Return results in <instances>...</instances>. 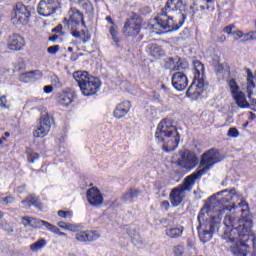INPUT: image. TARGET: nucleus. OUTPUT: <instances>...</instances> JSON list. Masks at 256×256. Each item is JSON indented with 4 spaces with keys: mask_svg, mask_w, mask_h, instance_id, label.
I'll return each instance as SVG.
<instances>
[{
    "mask_svg": "<svg viewBox=\"0 0 256 256\" xmlns=\"http://www.w3.org/2000/svg\"><path fill=\"white\" fill-rule=\"evenodd\" d=\"M224 233L222 239L226 243H231L230 251L234 256H247V241L253 222L249 220H239L235 222V214H226L224 218Z\"/></svg>",
    "mask_w": 256,
    "mask_h": 256,
    "instance_id": "1",
    "label": "nucleus"
},
{
    "mask_svg": "<svg viewBox=\"0 0 256 256\" xmlns=\"http://www.w3.org/2000/svg\"><path fill=\"white\" fill-rule=\"evenodd\" d=\"M221 155L217 149H210L202 155L199 170L190 176H187L182 185L177 186L170 192V203L173 207H179L183 203V199L187 197V191L193 189L195 181L210 171L216 163H220Z\"/></svg>",
    "mask_w": 256,
    "mask_h": 256,
    "instance_id": "2",
    "label": "nucleus"
},
{
    "mask_svg": "<svg viewBox=\"0 0 256 256\" xmlns=\"http://www.w3.org/2000/svg\"><path fill=\"white\" fill-rule=\"evenodd\" d=\"M155 138L157 143L162 145V149L166 153L175 151V149L179 147V141H181L177 127L173 125V120L169 118L163 119L158 124L155 132Z\"/></svg>",
    "mask_w": 256,
    "mask_h": 256,
    "instance_id": "3",
    "label": "nucleus"
},
{
    "mask_svg": "<svg viewBox=\"0 0 256 256\" xmlns=\"http://www.w3.org/2000/svg\"><path fill=\"white\" fill-rule=\"evenodd\" d=\"M64 21L65 27L71 31L72 37L80 39L82 43H87L91 39V34H89L87 25H85V20H83V13L79 10L71 8Z\"/></svg>",
    "mask_w": 256,
    "mask_h": 256,
    "instance_id": "4",
    "label": "nucleus"
},
{
    "mask_svg": "<svg viewBox=\"0 0 256 256\" xmlns=\"http://www.w3.org/2000/svg\"><path fill=\"white\" fill-rule=\"evenodd\" d=\"M73 79L80 87V91L84 97H91L97 95L101 90V80L93 77L87 71H76L73 73Z\"/></svg>",
    "mask_w": 256,
    "mask_h": 256,
    "instance_id": "5",
    "label": "nucleus"
},
{
    "mask_svg": "<svg viewBox=\"0 0 256 256\" xmlns=\"http://www.w3.org/2000/svg\"><path fill=\"white\" fill-rule=\"evenodd\" d=\"M194 81L188 88L186 96L190 99H199L205 91V66L199 60L193 61Z\"/></svg>",
    "mask_w": 256,
    "mask_h": 256,
    "instance_id": "6",
    "label": "nucleus"
},
{
    "mask_svg": "<svg viewBox=\"0 0 256 256\" xmlns=\"http://www.w3.org/2000/svg\"><path fill=\"white\" fill-rule=\"evenodd\" d=\"M183 26V21L174 20L170 16H159L150 22V29L153 33L161 35L162 33H171V31H179Z\"/></svg>",
    "mask_w": 256,
    "mask_h": 256,
    "instance_id": "7",
    "label": "nucleus"
},
{
    "mask_svg": "<svg viewBox=\"0 0 256 256\" xmlns=\"http://www.w3.org/2000/svg\"><path fill=\"white\" fill-rule=\"evenodd\" d=\"M217 197H221L219 199V203L221 205H225V203H229V201H233L232 204L224 206L222 209L219 210V214L217 217H213L214 223H220L221 219H223V213L228 211V213H231L235 209V201L239 199V194H237V190L231 189V190H223L216 194Z\"/></svg>",
    "mask_w": 256,
    "mask_h": 256,
    "instance_id": "8",
    "label": "nucleus"
},
{
    "mask_svg": "<svg viewBox=\"0 0 256 256\" xmlns=\"http://www.w3.org/2000/svg\"><path fill=\"white\" fill-rule=\"evenodd\" d=\"M228 89L237 107H240V109H247L249 107V102L247 101L245 92L241 91V87L237 83L236 79L228 80Z\"/></svg>",
    "mask_w": 256,
    "mask_h": 256,
    "instance_id": "9",
    "label": "nucleus"
},
{
    "mask_svg": "<svg viewBox=\"0 0 256 256\" xmlns=\"http://www.w3.org/2000/svg\"><path fill=\"white\" fill-rule=\"evenodd\" d=\"M61 9V0H41L38 4V13L42 17H51Z\"/></svg>",
    "mask_w": 256,
    "mask_h": 256,
    "instance_id": "10",
    "label": "nucleus"
},
{
    "mask_svg": "<svg viewBox=\"0 0 256 256\" xmlns=\"http://www.w3.org/2000/svg\"><path fill=\"white\" fill-rule=\"evenodd\" d=\"M197 163H199V159H197V155H195V153L189 150L180 152V159H178L177 165L182 169L191 171V169H195V167H197Z\"/></svg>",
    "mask_w": 256,
    "mask_h": 256,
    "instance_id": "11",
    "label": "nucleus"
},
{
    "mask_svg": "<svg viewBox=\"0 0 256 256\" xmlns=\"http://www.w3.org/2000/svg\"><path fill=\"white\" fill-rule=\"evenodd\" d=\"M49 131H51V119L49 116H42L39 124L33 131V136L36 139H43V137L49 135Z\"/></svg>",
    "mask_w": 256,
    "mask_h": 256,
    "instance_id": "12",
    "label": "nucleus"
},
{
    "mask_svg": "<svg viewBox=\"0 0 256 256\" xmlns=\"http://www.w3.org/2000/svg\"><path fill=\"white\" fill-rule=\"evenodd\" d=\"M29 17H31V10L22 3L16 4L13 19L21 25H27L29 23Z\"/></svg>",
    "mask_w": 256,
    "mask_h": 256,
    "instance_id": "13",
    "label": "nucleus"
},
{
    "mask_svg": "<svg viewBox=\"0 0 256 256\" xmlns=\"http://www.w3.org/2000/svg\"><path fill=\"white\" fill-rule=\"evenodd\" d=\"M246 92L248 95V99L250 100V103L248 102L247 109H251L252 111H256V99L251 98L253 97V90L255 89V82H253V72L251 69H246Z\"/></svg>",
    "mask_w": 256,
    "mask_h": 256,
    "instance_id": "14",
    "label": "nucleus"
},
{
    "mask_svg": "<svg viewBox=\"0 0 256 256\" xmlns=\"http://www.w3.org/2000/svg\"><path fill=\"white\" fill-rule=\"evenodd\" d=\"M141 32V21L137 19L128 20L123 28V33L126 37H137Z\"/></svg>",
    "mask_w": 256,
    "mask_h": 256,
    "instance_id": "15",
    "label": "nucleus"
},
{
    "mask_svg": "<svg viewBox=\"0 0 256 256\" xmlns=\"http://www.w3.org/2000/svg\"><path fill=\"white\" fill-rule=\"evenodd\" d=\"M172 85L177 91H185L189 85V79L185 72H176L172 75Z\"/></svg>",
    "mask_w": 256,
    "mask_h": 256,
    "instance_id": "16",
    "label": "nucleus"
},
{
    "mask_svg": "<svg viewBox=\"0 0 256 256\" xmlns=\"http://www.w3.org/2000/svg\"><path fill=\"white\" fill-rule=\"evenodd\" d=\"M22 224L24 225V227H31L32 229H43V227H45V229H47V230L49 229V226L51 225V223H49L45 220L31 218L29 216L22 217Z\"/></svg>",
    "mask_w": 256,
    "mask_h": 256,
    "instance_id": "17",
    "label": "nucleus"
},
{
    "mask_svg": "<svg viewBox=\"0 0 256 256\" xmlns=\"http://www.w3.org/2000/svg\"><path fill=\"white\" fill-rule=\"evenodd\" d=\"M86 197L92 207H101L103 205V195L97 188H90L86 193Z\"/></svg>",
    "mask_w": 256,
    "mask_h": 256,
    "instance_id": "18",
    "label": "nucleus"
},
{
    "mask_svg": "<svg viewBox=\"0 0 256 256\" xmlns=\"http://www.w3.org/2000/svg\"><path fill=\"white\" fill-rule=\"evenodd\" d=\"M165 10L169 13H187V8L183 0H167Z\"/></svg>",
    "mask_w": 256,
    "mask_h": 256,
    "instance_id": "19",
    "label": "nucleus"
},
{
    "mask_svg": "<svg viewBox=\"0 0 256 256\" xmlns=\"http://www.w3.org/2000/svg\"><path fill=\"white\" fill-rule=\"evenodd\" d=\"M131 111V101L124 100L118 103L114 109V117L116 119H123Z\"/></svg>",
    "mask_w": 256,
    "mask_h": 256,
    "instance_id": "20",
    "label": "nucleus"
},
{
    "mask_svg": "<svg viewBox=\"0 0 256 256\" xmlns=\"http://www.w3.org/2000/svg\"><path fill=\"white\" fill-rule=\"evenodd\" d=\"M25 47V39L21 36H11L8 40V49L11 51H21Z\"/></svg>",
    "mask_w": 256,
    "mask_h": 256,
    "instance_id": "21",
    "label": "nucleus"
},
{
    "mask_svg": "<svg viewBox=\"0 0 256 256\" xmlns=\"http://www.w3.org/2000/svg\"><path fill=\"white\" fill-rule=\"evenodd\" d=\"M146 51L153 59H161V57L165 56V50L157 44H148Z\"/></svg>",
    "mask_w": 256,
    "mask_h": 256,
    "instance_id": "22",
    "label": "nucleus"
},
{
    "mask_svg": "<svg viewBox=\"0 0 256 256\" xmlns=\"http://www.w3.org/2000/svg\"><path fill=\"white\" fill-rule=\"evenodd\" d=\"M24 209H31V207H36L37 209H43V205L39 202V198L30 195L25 200L22 201Z\"/></svg>",
    "mask_w": 256,
    "mask_h": 256,
    "instance_id": "23",
    "label": "nucleus"
},
{
    "mask_svg": "<svg viewBox=\"0 0 256 256\" xmlns=\"http://www.w3.org/2000/svg\"><path fill=\"white\" fill-rule=\"evenodd\" d=\"M57 227L64 229V231H70L71 233H77L82 229L81 224L66 223L63 221L57 222Z\"/></svg>",
    "mask_w": 256,
    "mask_h": 256,
    "instance_id": "24",
    "label": "nucleus"
},
{
    "mask_svg": "<svg viewBox=\"0 0 256 256\" xmlns=\"http://www.w3.org/2000/svg\"><path fill=\"white\" fill-rule=\"evenodd\" d=\"M174 66L172 67L173 71H178L180 73H183V71H186V69H189V62L186 60L180 59V58H174L172 59Z\"/></svg>",
    "mask_w": 256,
    "mask_h": 256,
    "instance_id": "25",
    "label": "nucleus"
},
{
    "mask_svg": "<svg viewBox=\"0 0 256 256\" xmlns=\"http://www.w3.org/2000/svg\"><path fill=\"white\" fill-rule=\"evenodd\" d=\"M73 102V94L70 92H63L58 97V103L59 105H62V107H69Z\"/></svg>",
    "mask_w": 256,
    "mask_h": 256,
    "instance_id": "26",
    "label": "nucleus"
},
{
    "mask_svg": "<svg viewBox=\"0 0 256 256\" xmlns=\"http://www.w3.org/2000/svg\"><path fill=\"white\" fill-rule=\"evenodd\" d=\"M44 247H47V240H45V238H40L30 245V251L38 253L41 249H44Z\"/></svg>",
    "mask_w": 256,
    "mask_h": 256,
    "instance_id": "27",
    "label": "nucleus"
},
{
    "mask_svg": "<svg viewBox=\"0 0 256 256\" xmlns=\"http://www.w3.org/2000/svg\"><path fill=\"white\" fill-rule=\"evenodd\" d=\"M37 73H39V72L38 71H29V72L20 74L19 81H21L22 83H31V81H33V79H35V75H37Z\"/></svg>",
    "mask_w": 256,
    "mask_h": 256,
    "instance_id": "28",
    "label": "nucleus"
},
{
    "mask_svg": "<svg viewBox=\"0 0 256 256\" xmlns=\"http://www.w3.org/2000/svg\"><path fill=\"white\" fill-rule=\"evenodd\" d=\"M138 196H139V192L137 190L131 189L122 196V199L127 203H131V201H133V199H135Z\"/></svg>",
    "mask_w": 256,
    "mask_h": 256,
    "instance_id": "29",
    "label": "nucleus"
},
{
    "mask_svg": "<svg viewBox=\"0 0 256 256\" xmlns=\"http://www.w3.org/2000/svg\"><path fill=\"white\" fill-rule=\"evenodd\" d=\"M183 234V229L182 228H169L168 230H166V235L168 237H171L172 239H175L177 237H181V235Z\"/></svg>",
    "mask_w": 256,
    "mask_h": 256,
    "instance_id": "30",
    "label": "nucleus"
},
{
    "mask_svg": "<svg viewBox=\"0 0 256 256\" xmlns=\"http://www.w3.org/2000/svg\"><path fill=\"white\" fill-rule=\"evenodd\" d=\"M232 35L236 41L239 39H244L245 41H252L251 38H249V33H244L241 30L234 31Z\"/></svg>",
    "mask_w": 256,
    "mask_h": 256,
    "instance_id": "31",
    "label": "nucleus"
},
{
    "mask_svg": "<svg viewBox=\"0 0 256 256\" xmlns=\"http://www.w3.org/2000/svg\"><path fill=\"white\" fill-rule=\"evenodd\" d=\"M75 239L80 243H87L89 241L88 230L76 233Z\"/></svg>",
    "mask_w": 256,
    "mask_h": 256,
    "instance_id": "32",
    "label": "nucleus"
},
{
    "mask_svg": "<svg viewBox=\"0 0 256 256\" xmlns=\"http://www.w3.org/2000/svg\"><path fill=\"white\" fill-rule=\"evenodd\" d=\"M212 65L216 67L218 73H223V69H225V67L221 64V58H219V56H213Z\"/></svg>",
    "mask_w": 256,
    "mask_h": 256,
    "instance_id": "33",
    "label": "nucleus"
},
{
    "mask_svg": "<svg viewBox=\"0 0 256 256\" xmlns=\"http://www.w3.org/2000/svg\"><path fill=\"white\" fill-rule=\"evenodd\" d=\"M215 232V226H211L210 227V232L209 231H204L203 233H199V237L201 239V241H203V243H205V241H209V239H211V233Z\"/></svg>",
    "mask_w": 256,
    "mask_h": 256,
    "instance_id": "34",
    "label": "nucleus"
},
{
    "mask_svg": "<svg viewBox=\"0 0 256 256\" xmlns=\"http://www.w3.org/2000/svg\"><path fill=\"white\" fill-rule=\"evenodd\" d=\"M48 231H50L54 235H58L59 237H67V233L62 232L61 229H59V227L53 224H50V226L48 227Z\"/></svg>",
    "mask_w": 256,
    "mask_h": 256,
    "instance_id": "35",
    "label": "nucleus"
},
{
    "mask_svg": "<svg viewBox=\"0 0 256 256\" xmlns=\"http://www.w3.org/2000/svg\"><path fill=\"white\" fill-rule=\"evenodd\" d=\"M110 35L114 41V43H116V45H119V30L117 29V26L112 25L110 27Z\"/></svg>",
    "mask_w": 256,
    "mask_h": 256,
    "instance_id": "36",
    "label": "nucleus"
},
{
    "mask_svg": "<svg viewBox=\"0 0 256 256\" xmlns=\"http://www.w3.org/2000/svg\"><path fill=\"white\" fill-rule=\"evenodd\" d=\"M15 203V197L0 195V205H11Z\"/></svg>",
    "mask_w": 256,
    "mask_h": 256,
    "instance_id": "37",
    "label": "nucleus"
},
{
    "mask_svg": "<svg viewBox=\"0 0 256 256\" xmlns=\"http://www.w3.org/2000/svg\"><path fill=\"white\" fill-rule=\"evenodd\" d=\"M58 217L61 219H73V211L71 210H59Z\"/></svg>",
    "mask_w": 256,
    "mask_h": 256,
    "instance_id": "38",
    "label": "nucleus"
},
{
    "mask_svg": "<svg viewBox=\"0 0 256 256\" xmlns=\"http://www.w3.org/2000/svg\"><path fill=\"white\" fill-rule=\"evenodd\" d=\"M28 155V162L29 163H34L36 161H39V154L33 150H28L27 151Z\"/></svg>",
    "mask_w": 256,
    "mask_h": 256,
    "instance_id": "39",
    "label": "nucleus"
},
{
    "mask_svg": "<svg viewBox=\"0 0 256 256\" xmlns=\"http://www.w3.org/2000/svg\"><path fill=\"white\" fill-rule=\"evenodd\" d=\"M88 231V241H97L101 234L96 230H87Z\"/></svg>",
    "mask_w": 256,
    "mask_h": 256,
    "instance_id": "40",
    "label": "nucleus"
},
{
    "mask_svg": "<svg viewBox=\"0 0 256 256\" xmlns=\"http://www.w3.org/2000/svg\"><path fill=\"white\" fill-rule=\"evenodd\" d=\"M227 135H228V137H230L232 139H237V137H239L240 133H239V130H237V128L232 127L228 130Z\"/></svg>",
    "mask_w": 256,
    "mask_h": 256,
    "instance_id": "41",
    "label": "nucleus"
},
{
    "mask_svg": "<svg viewBox=\"0 0 256 256\" xmlns=\"http://www.w3.org/2000/svg\"><path fill=\"white\" fill-rule=\"evenodd\" d=\"M47 52H48L50 55H55L56 53L59 52V45H55V46H50V47H48Z\"/></svg>",
    "mask_w": 256,
    "mask_h": 256,
    "instance_id": "42",
    "label": "nucleus"
},
{
    "mask_svg": "<svg viewBox=\"0 0 256 256\" xmlns=\"http://www.w3.org/2000/svg\"><path fill=\"white\" fill-rule=\"evenodd\" d=\"M173 251L175 256H182L184 253L183 246H176Z\"/></svg>",
    "mask_w": 256,
    "mask_h": 256,
    "instance_id": "43",
    "label": "nucleus"
},
{
    "mask_svg": "<svg viewBox=\"0 0 256 256\" xmlns=\"http://www.w3.org/2000/svg\"><path fill=\"white\" fill-rule=\"evenodd\" d=\"M198 9H197V3L192 2L190 5V15H195V13H197Z\"/></svg>",
    "mask_w": 256,
    "mask_h": 256,
    "instance_id": "44",
    "label": "nucleus"
},
{
    "mask_svg": "<svg viewBox=\"0 0 256 256\" xmlns=\"http://www.w3.org/2000/svg\"><path fill=\"white\" fill-rule=\"evenodd\" d=\"M0 107H4L5 109H9V106H7V97H5V96L0 97Z\"/></svg>",
    "mask_w": 256,
    "mask_h": 256,
    "instance_id": "45",
    "label": "nucleus"
},
{
    "mask_svg": "<svg viewBox=\"0 0 256 256\" xmlns=\"http://www.w3.org/2000/svg\"><path fill=\"white\" fill-rule=\"evenodd\" d=\"M233 29H235V25H229L224 28V33H227V35H231L233 33Z\"/></svg>",
    "mask_w": 256,
    "mask_h": 256,
    "instance_id": "46",
    "label": "nucleus"
},
{
    "mask_svg": "<svg viewBox=\"0 0 256 256\" xmlns=\"http://www.w3.org/2000/svg\"><path fill=\"white\" fill-rule=\"evenodd\" d=\"M161 207L162 209H165V211H168L169 208L171 207V204L169 203V201L164 200L161 202Z\"/></svg>",
    "mask_w": 256,
    "mask_h": 256,
    "instance_id": "47",
    "label": "nucleus"
},
{
    "mask_svg": "<svg viewBox=\"0 0 256 256\" xmlns=\"http://www.w3.org/2000/svg\"><path fill=\"white\" fill-rule=\"evenodd\" d=\"M43 91H44V93L49 95V93H53V87L51 85L44 86Z\"/></svg>",
    "mask_w": 256,
    "mask_h": 256,
    "instance_id": "48",
    "label": "nucleus"
},
{
    "mask_svg": "<svg viewBox=\"0 0 256 256\" xmlns=\"http://www.w3.org/2000/svg\"><path fill=\"white\" fill-rule=\"evenodd\" d=\"M78 5H87V0H73Z\"/></svg>",
    "mask_w": 256,
    "mask_h": 256,
    "instance_id": "49",
    "label": "nucleus"
},
{
    "mask_svg": "<svg viewBox=\"0 0 256 256\" xmlns=\"http://www.w3.org/2000/svg\"><path fill=\"white\" fill-rule=\"evenodd\" d=\"M206 9H207V11H209V10L215 11V5H213V4H207Z\"/></svg>",
    "mask_w": 256,
    "mask_h": 256,
    "instance_id": "50",
    "label": "nucleus"
},
{
    "mask_svg": "<svg viewBox=\"0 0 256 256\" xmlns=\"http://www.w3.org/2000/svg\"><path fill=\"white\" fill-rule=\"evenodd\" d=\"M219 41L221 43H224V41H227V37H225V35H222V36L219 37Z\"/></svg>",
    "mask_w": 256,
    "mask_h": 256,
    "instance_id": "51",
    "label": "nucleus"
},
{
    "mask_svg": "<svg viewBox=\"0 0 256 256\" xmlns=\"http://www.w3.org/2000/svg\"><path fill=\"white\" fill-rule=\"evenodd\" d=\"M206 5H215V0H206Z\"/></svg>",
    "mask_w": 256,
    "mask_h": 256,
    "instance_id": "52",
    "label": "nucleus"
},
{
    "mask_svg": "<svg viewBox=\"0 0 256 256\" xmlns=\"http://www.w3.org/2000/svg\"><path fill=\"white\" fill-rule=\"evenodd\" d=\"M201 220H203V212H200L198 214V221H199V223H201Z\"/></svg>",
    "mask_w": 256,
    "mask_h": 256,
    "instance_id": "53",
    "label": "nucleus"
},
{
    "mask_svg": "<svg viewBox=\"0 0 256 256\" xmlns=\"http://www.w3.org/2000/svg\"><path fill=\"white\" fill-rule=\"evenodd\" d=\"M106 21H108V23H111V25H113V19L111 18V16H107Z\"/></svg>",
    "mask_w": 256,
    "mask_h": 256,
    "instance_id": "54",
    "label": "nucleus"
},
{
    "mask_svg": "<svg viewBox=\"0 0 256 256\" xmlns=\"http://www.w3.org/2000/svg\"><path fill=\"white\" fill-rule=\"evenodd\" d=\"M41 101H43V100L35 98L32 100V103L37 104V103H41Z\"/></svg>",
    "mask_w": 256,
    "mask_h": 256,
    "instance_id": "55",
    "label": "nucleus"
},
{
    "mask_svg": "<svg viewBox=\"0 0 256 256\" xmlns=\"http://www.w3.org/2000/svg\"><path fill=\"white\" fill-rule=\"evenodd\" d=\"M4 141H5V137L0 138V145H3Z\"/></svg>",
    "mask_w": 256,
    "mask_h": 256,
    "instance_id": "56",
    "label": "nucleus"
},
{
    "mask_svg": "<svg viewBox=\"0 0 256 256\" xmlns=\"http://www.w3.org/2000/svg\"><path fill=\"white\" fill-rule=\"evenodd\" d=\"M10 136H11V134H9V132L4 133V137H10Z\"/></svg>",
    "mask_w": 256,
    "mask_h": 256,
    "instance_id": "57",
    "label": "nucleus"
},
{
    "mask_svg": "<svg viewBox=\"0 0 256 256\" xmlns=\"http://www.w3.org/2000/svg\"><path fill=\"white\" fill-rule=\"evenodd\" d=\"M200 9H201V11H205V9H207V7H205V6H200Z\"/></svg>",
    "mask_w": 256,
    "mask_h": 256,
    "instance_id": "58",
    "label": "nucleus"
},
{
    "mask_svg": "<svg viewBox=\"0 0 256 256\" xmlns=\"http://www.w3.org/2000/svg\"><path fill=\"white\" fill-rule=\"evenodd\" d=\"M4 214L2 211H0V219L3 218Z\"/></svg>",
    "mask_w": 256,
    "mask_h": 256,
    "instance_id": "59",
    "label": "nucleus"
},
{
    "mask_svg": "<svg viewBox=\"0 0 256 256\" xmlns=\"http://www.w3.org/2000/svg\"><path fill=\"white\" fill-rule=\"evenodd\" d=\"M0 69H2L4 71V73H7V69H5V68H0Z\"/></svg>",
    "mask_w": 256,
    "mask_h": 256,
    "instance_id": "60",
    "label": "nucleus"
},
{
    "mask_svg": "<svg viewBox=\"0 0 256 256\" xmlns=\"http://www.w3.org/2000/svg\"><path fill=\"white\" fill-rule=\"evenodd\" d=\"M182 19H185V14H182Z\"/></svg>",
    "mask_w": 256,
    "mask_h": 256,
    "instance_id": "61",
    "label": "nucleus"
},
{
    "mask_svg": "<svg viewBox=\"0 0 256 256\" xmlns=\"http://www.w3.org/2000/svg\"><path fill=\"white\" fill-rule=\"evenodd\" d=\"M68 50L73 51V48H68Z\"/></svg>",
    "mask_w": 256,
    "mask_h": 256,
    "instance_id": "62",
    "label": "nucleus"
},
{
    "mask_svg": "<svg viewBox=\"0 0 256 256\" xmlns=\"http://www.w3.org/2000/svg\"><path fill=\"white\" fill-rule=\"evenodd\" d=\"M155 113H157L156 111H154V113H152V115H154Z\"/></svg>",
    "mask_w": 256,
    "mask_h": 256,
    "instance_id": "63",
    "label": "nucleus"
}]
</instances>
